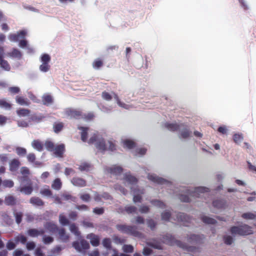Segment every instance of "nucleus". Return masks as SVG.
<instances>
[{
	"instance_id": "obj_63",
	"label": "nucleus",
	"mask_w": 256,
	"mask_h": 256,
	"mask_svg": "<svg viewBox=\"0 0 256 256\" xmlns=\"http://www.w3.org/2000/svg\"><path fill=\"white\" fill-rule=\"evenodd\" d=\"M254 200L253 198H248V200H249V201H252V200Z\"/></svg>"
},
{
	"instance_id": "obj_6",
	"label": "nucleus",
	"mask_w": 256,
	"mask_h": 256,
	"mask_svg": "<svg viewBox=\"0 0 256 256\" xmlns=\"http://www.w3.org/2000/svg\"><path fill=\"white\" fill-rule=\"evenodd\" d=\"M102 98L106 100H111L112 98L114 99V100L117 102V104L120 106H122V107H124V106H123L120 102V100H118V97L117 96H116V94H112V95H110V94L108 93V92H103L102 93Z\"/></svg>"
},
{
	"instance_id": "obj_18",
	"label": "nucleus",
	"mask_w": 256,
	"mask_h": 256,
	"mask_svg": "<svg viewBox=\"0 0 256 256\" xmlns=\"http://www.w3.org/2000/svg\"><path fill=\"white\" fill-rule=\"evenodd\" d=\"M63 125L61 123L56 124L54 126V131L56 132H59L62 128Z\"/></svg>"
},
{
	"instance_id": "obj_31",
	"label": "nucleus",
	"mask_w": 256,
	"mask_h": 256,
	"mask_svg": "<svg viewBox=\"0 0 256 256\" xmlns=\"http://www.w3.org/2000/svg\"><path fill=\"white\" fill-rule=\"evenodd\" d=\"M41 192L46 196H50V190L48 188L44 189V190H42Z\"/></svg>"
},
{
	"instance_id": "obj_1",
	"label": "nucleus",
	"mask_w": 256,
	"mask_h": 256,
	"mask_svg": "<svg viewBox=\"0 0 256 256\" xmlns=\"http://www.w3.org/2000/svg\"><path fill=\"white\" fill-rule=\"evenodd\" d=\"M89 142L94 144L97 148L102 150L106 149L112 150L114 147L113 144L110 142L106 144L102 136L98 134H94L92 136Z\"/></svg>"
},
{
	"instance_id": "obj_42",
	"label": "nucleus",
	"mask_w": 256,
	"mask_h": 256,
	"mask_svg": "<svg viewBox=\"0 0 256 256\" xmlns=\"http://www.w3.org/2000/svg\"><path fill=\"white\" fill-rule=\"evenodd\" d=\"M236 183L240 186H244L246 184L244 181L239 180H236Z\"/></svg>"
},
{
	"instance_id": "obj_50",
	"label": "nucleus",
	"mask_w": 256,
	"mask_h": 256,
	"mask_svg": "<svg viewBox=\"0 0 256 256\" xmlns=\"http://www.w3.org/2000/svg\"><path fill=\"white\" fill-rule=\"evenodd\" d=\"M72 114L74 116H76L77 114H78V112L77 111H74L72 112Z\"/></svg>"
},
{
	"instance_id": "obj_26",
	"label": "nucleus",
	"mask_w": 256,
	"mask_h": 256,
	"mask_svg": "<svg viewBox=\"0 0 256 256\" xmlns=\"http://www.w3.org/2000/svg\"><path fill=\"white\" fill-rule=\"evenodd\" d=\"M0 106L6 108H10V105L8 102L4 100H0Z\"/></svg>"
},
{
	"instance_id": "obj_46",
	"label": "nucleus",
	"mask_w": 256,
	"mask_h": 256,
	"mask_svg": "<svg viewBox=\"0 0 256 256\" xmlns=\"http://www.w3.org/2000/svg\"><path fill=\"white\" fill-rule=\"evenodd\" d=\"M6 200H7V202L8 204H12V198H8L6 199Z\"/></svg>"
},
{
	"instance_id": "obj_22",
	"label": "nucleus",
	"mask_w": 256,
	"mask_h": 256,
	"mask_svg": "<svg viewBox=\"0 0 256 256\" xmlns=\"http://www.w3.org/2000/svg\"><path fill=\"white\" fill-rule=\"evenodd\" d=\"M52 186L54 189H59L60 187V182L59 180H56L54 181Z\"/></svg>"
},
{
	"instance_id": "obj_4",
	"label": "nucleus",
	"mask_w": 256,
	"mask_h": 256,
	"mask_svg": "<svg viewBox=\"0 0 256 256\" xmlns=\"http://www.w3.org/2000/svg\"><path fill=\"white\" fill-rule=\"evenodd\" d=\"M41 64L40 66V70L43 72H48L50 68L49 62L50 60V57L48 54H42L40 58Z\"/></svg>"
},
{
	"instance_id": "obj_14",
	"label": "nucleus",
	"mask_w": 256,
	"mask_h": 256,
	"mask_svg": "<svg viewBox=\"0 0 256 256\" xmlns=\"http://www.w3.org/2000/svg\"><path fill=\"white\" fill-rule=\"evenodd\" d=\"M19 166V162L16 160H13L10 164V170L12 171L15 170Z\"/></svg>"
},
{
	"instance_id": "obj_57",
	"label": "nucleus",
	"mask_w": 256,
	"mask_h": 256,
	"mask_svg": "<svg viewBox=\"0 0 256 256\" xmlns=\"http://www.w3.org/2000/svg\"><path fill=\"white\" fill-rule=\"evenodd\" d=\"M48 176V172H44V173L42 174V177H47Z\"/></svg>"
},
{
	"instance_id": "obj_39",
	"label": "nucleus",
	"mask_w": 256,
	"mask_h": 256,
	"mask_svg": "<svg viewBox=\"0 0 256 256\" xmlns=\"http://www.w3.org/2000/svg\"><path fill=\"white\" fill-rule=\"evenodd\" d=\"M6 118L2 116H0V125H2L4 124L6 122Z\"/></svg>"
},
{
	"instance_id": "obj_40",
	"label": "nucleus",
	"mask_w": 256,
	"mask_h": 256,
	"mask_svg": "<svg viewBox=\"0 0 256 256\" xmlns=\"http://www.w3.org/2000/svg\"><path fill=\"white\" fill-rule=\"evenodd\" d=\"M22 254V251L20 250H16L14 252V256H20Z\"/></svg>"
},
{
	"instance_id": "obj_53",
	"label": "nucleus",
	"mask_w": 256,
	"mask_h": 256,
	"mask_svg": "<svg viewBox=\"0 0 256 256\" xmlns=\"http://www.w3.org/2000/svg\"><path fill=\"white\" fill-rule=\"evenodd\" d=\"M36 232L34 230H32L30 231V234L32 236H34Z\"/></svg>"
},
{
	"instance_id": "obj_51",
	"label": "nucleus",
	"mask_w": 256,
	"mask_h": 256,
	"mask_svg": "<svg viewBox=\"0 0 256 256\" xmlns=\"http://www.w3.org/2000/svg\"><path fill=\"white\" fill-rule=\"evenodd\" d=\"M36 254L38 255V256H42V253L40 252V250L37 251Z\"/></svg>"
},
{
	"instance_id": "obj_36",
	"label": "nucleus",
	"mask_w": 256,
	"mask_h": 256,
	"mask_svg": "<svg viewBox=\"0 0 256 256\" xmlns=\"http://www.w3.org/2000/svg\"><path fill=\"white\" fill-rule=\"evenodd\" d=\"M4 184L6 186L12 187L13 186V182L11 180H8L4 182Z\"/></svg>"
},
{
	"instance_id": "obj_9",
	"label": "nucleus",
	"mask_w": 256,
	"mask_h": 256,
	"mask_svg": "<svg viewBox=\"0 0 256 256\" xmlns=\"http://www.w3.org/2000/svg\"><path fill=\"white\" fill-rule=\"evenodd\" d=\"M242 217L248 220H254L256 218V214L252 212H246L242 215Z\"/></svg>"
},
{
	"instance_id": "obj_15",
	"label": "nucleus",
	"mask_w": 256,
	"mask_h": 256,
	"mask_svg": "<svg viewBox=\"0 0 256 256\" xmlns=\"http://www.w3.org/2000/svg\"><path fill=\"white\" fill-rule=\"evenodd\" d=\"M234 140L236 143L240 144V143L242 140H243V136L240 134H235L234 136Z\"/></svg>"
},
{
	"instance_id": "obj_21",
	"label": "nucleus",
	"mask_w": 256,
	"mask_h": 256,
	"mask_svg": "<svg viewBox=\"0 0 256 256\" xmlns=\"http://www.w3.org/2000/svg\"><path fill=\"white\" fill-rule=\"evenodd\" d=\"M17 113L20 116L24 117L28 114V112L26 110H20L17 111Z\"/></svg>"
},
{
	"instance_id": "obj_58",
	"label": "nucleus",
	"mask_w": 256,
	"mask_h": 256,
	"mask_svg": "<svg viewBox=\"0 0 256 256\" xmlns=\"http://www.w3.org/2000/svg\"><path fill=\"white\" fill-rule=\"evenodd\" d=\"M194 134L196 136H201V134L198 132H194Z\"/></svg>"
},
{
	"instance_id": "obj_55",
	"label": "nucleus",
	"mask_w": 256,
	"mask_h": 256,
	"mask_svg": "<svg viewBox=\"0 0 256 256\" xmlns=\"http://www.w3.org/2000/svg\"><path fill=\"white\" fill-rule=\"evenodd\" d=\"M214 148L216 149V150H219L220 148V146H219V144H216L214 145Z\"/></svg>"
},
{
	"instance_id": "obj_25",
	"label": "nucleus",
	"mask_w": 256,
	"mask_h": 256,
	"mask_svg": "<svg viewBox=\"0 0 256 256\" xmlns=\"http://www.w3.org/2000/svg\"><path fill=\"white\" fill-rule=\"evenodd\" d=\"M218 131L222 134H226V132H228V129L226 126H220L218 128Z\"/></svg>"
},
{
	"instance_id": "obj_8",
	"label": "nucleus",
	"mask_w": 256,
	"mask_h": 256,
	"mask_svg": "<svg viewBox=\"0 0 256 256\" xmlns=\"http://www.w3.org/2000/svg\"><path fill=\"white\" fill-rule=\"evenodd\" d=\"M122 146L125 148L130 149L133 148L134 145V142L130 140L124 138L122 140Z\"/></svg>"
},
{
	"instance_id": "obj_49",
	"label": "nucleus",
	"mask_w": 256,
	"mask_h": 256,
	"mask_svg": "<svg viewBox=\"0 0 256 256\" xmlns=\"http://www.w3.org/2000/svg\"><path fill=\"white\" fill-rule=\"evenodd\" d=\"M22 172L24 174H26L28 172V170L26 168H22Z\"/></svg>"
},
{
	"instance_id": "obj_45",
	"label": "nucleus",
	"mask_w": 256,
	"mask_h": 256,
	"mask_svg": "<svg viewBox=\"0 0 256 256\" xmlns=\"http://www.w3.org/2000/svg\"><path fill=\"white\" fill-rule=\"evenodd\" d=\"M76 228L74 226H70V230L72 232H76Z\"/></svg>"
},
{
	"instance_id": "obj_3",
	"label": "nucleus",
	"mask_w": 256,
	"mask_h": 256,
	"mask_svg": "<svg viewBox=\"0 0 256 256\" xmlns=\"http://www.w3.org/2000/svg\"><path fill=\"white\" fill-rule=\"evenodd\" d=\"M26 32L23 30L17 34H13L10 35L9 36V39L12 42H16L20 40V46L22 48H26L28 46L27 42L25 40H22V39L23 38L26 36Z\"/></svg>"
},
{
	"instance_id": "obj_48",
	"label": "nucleus",
	"mask_w": 256,
	"mask_h": 256,
	"mask_svg": "<svg viewBox=\"0 0 256 256\" xmlns=\"http://www.w3.org/2000/svg\"><path fill=\"white\" fill-rule=\"evenodd\" d=\"M90 256H98L97 252H94L90 254Z\"/></svg>"
},
{
	"instance_id": "obj_60",
	"label": "nucleus",
	"mask_w": 256,
	"mask_h": 256,
	"mask_svg": "<svg viewBox=\"0 0 256 256\" xmlns=\"http://www.w3.org/2000/svg\"><path fill=\"white\" fill-rule=\"evenodd\" d=\"M141 150V152H141L142 154H144V153H145V152H146V150H145L144 149L141 150Z\"/></svg>"
},
{
	"instance_id": "obj_5",
	"label": "nucleus",
	"mask_w": 256,
	"mask_h": 256,
	"mask_svg": "<svg viewBox=\"0 0 256 256\" xmlns=\"http://www.w3.org/2000/svg\"><path fill=\"white\" fill-rule=\"evenodd\" d=\"M46 146L48 150H54L58 156H60L64 152V146L63 144L57 146L54 148V145L52 142H47L46 143Z\"/></svg>"
},
{
	"instance_id": "obj_54",
	"label": "nucleus",
	"mask_w": 256,
	"mask_h": 256,
	"mask_svg": "<svg viewBox=\"0 0 256 256\" xmlns=\"http://www.w3.org/2000/svg\"><path fill=\"white\" fill-rule=\"evenodd\" d=\"M74 246L76 250H80L81 248L78 246H76V244H74Z\"/></svg>"
},
{
	"instance_id": "obj_13",
	"label": "nucleus",
	"mask_w": 256,
	"mask_h": 256,
	"mask_svg": "<svg viewBox=\"0 0 256 256\" xmlns=\"http://www.w3.org/2000/svg\"><path fill=\"white\" fill-rule=\"evenodd\" d=\"M32 146L34 148L39 151L41 150L42 148L41 143L38 140L33 141V142H32Z\"/></svg>"
},
{
	"instance_id": "obj_64",
	"label": "nucleus",
	"mask_w": 256,
	"mask_h": 256,
	"mask_svg": "<svg viewBox=\"0 0 256 256\" xmlns=\"http://www.w3.org/2000/svg\"><path fill=\"white\" fill-rule=\"evenodd\" d=\"M4 38V36L3 35L0 36V40H2Z\"/></svg>"
},
{
	"instance_id": "obj_41",
	"label": "nucleus",
	"mask_w": 256,
	"mask_h": 256,
	"mask_svg": "<svg viewBox=\"0 0 256 256\" xmlns=\"http://www.w3.org/2000/svg\"><path fill=\"white\" fill-rule=\"evenodd\" d=\"M151 252V250L150 248H145L144 250V255H148Z\"/></svg>"
},
{
	"instance_id": "obj_35",
	"label": "nucleus",
	"mask_w": 256,
	"mask_h": 256,
	"mask_svg": "<svg viewBox=\"0 0 256 256\" xmlns=\"http://www.w3.org/2000/svg\"><path fill=\"white\" fill-rule=\"evenodd\" d=\"M15 247L14 244L12 242H8L7 244V248L9 250H12Z\"/></svg>"
},
{
	"instance_id": "obj_37",
	"label": "nucleus",
	"mask_w": 256,
	"mask_h": 256,
	"mask_svg": "<svg viewBox=\"0 0 256 256\" xmlns=\"http://www.w3.org/2000/svg\"><path fill=\"white\" fill-rule=\"evenodd\" d=\"M94 212L97 214H101L103 212V210L102 208H95Z\"/></svg>"
},
{
	"instance_id": "obj_43",
	"label": "nucleus",
	"mask_w": 256,
	"mask_h": 256,
	"mask_svg": "<svg viewBox=\"0 0 256 256\" xmlns=\"http://www.w3.org/2000/svg\"><path fill=\"white\" fill-rule=\"evenodd\" d=\"M18 125L20 126H22V127H25V126H27L28 124L26 122H18Z\"/></svg>"
},
{
	"instance_id": "obj_20",
	"label": "nucleus",
	"mask_w": 256,
	"mask_h": 256,
	"mask_svg": "<svg viewBox=\"0 0 256 256\" xmlns=\"http://www.w3.org/2000/svg\"><path fill=\"white\" fill-rule=\"evenodd\" d=\"M16 152L19 156H24L26 153V150L22 148H16Z\"/></svg>"
},
{
	"instance_id": "obj_34",
	"label": "nucleus",
	"mask_w": 256,
	"mask_h": 256,
	"mask_svg": "<svg viewBox=\"0 0 256 256\" xmlns=\"http://www.w3.org/2000/svg\"><path fill=\"white\" fill-rule=\"evenodd\" d=\"M44 240L45 243H50L52 241V239L51 237L48 236L44 238Z\"/></svg>"
},
{
	"instance_id": "obj_17",
	"label": "nucleus",
	"mask_w": 256,
	"mask_h": 256,
	"mask_svg": "<svg viewBox=\"0 0 256 256\" xmlns=\"http://www.w3.org/2000/svg\"><path fill=\"white\" fill-rule=\"evenodd\" d=\"M10 56L14 58H20L21 56V54L18 50H14L10 54Z\"/></svg>"
},
{
	"instance_id": "obj_7",
	"label": "nucleus",
	"mask_w": 256,
	"mask_h": 256,
	"mask_svg": "<svg viewBox=\"0 0 256 256\" xmlns=\"http://www.w3.org/2000/svg\"><path fill=\"white\" fill-rule=\"evenodd\" d=\"M3 50L0 48V66L6 70H9L10 66L7 62L4 60L2 58Z\"/></svg>"
},
{
	"instance_id": "obj_33",
	"label": "nucleus",
	"mask_w": 256,
	"mask_h": 256,
	"mask_svg": "<svg viewBox=\"0 0 256 256\" xmlns=\"http://www.w3.org/2000/svg\"><path fill=\"white\" fill-rule=\"evenodd\" d=\"M110 241L109 240L106 239L103 241V244L104 246L108 248L110 246Z\"/></svg>"
},
{
	"instance_id": "obj_30",
	"label": "nucleus",
	"mask_w": 256,
	"mask_h": 256,
	"mask_svg": "<svg viewBox=\"0 0 256 256\" xmlns=\"http://www.w3.org/2000/svg\"><path fill=\"white\" fill-rule=\"evenodd\" d=\"M22 191L26 194H30L32 192V188H23Z\"/></svg>"
},
{
	"instance_id": "obj_11",
	"label": "nucleus",
	"mask_w": 256,
	"mask_h": 256,
	"mask_svg": "<svg viewBox=\"0 0 256 256\" xmlns=\"http://www.w3.org/2000/svg\"><path fill=\"white\" fill-rule=\"evenodd\" d=\"M52 102V96L48 94H44L42 97V102L44 104H50Z\"/></svg>"
},
{
	"instance_id": "obj_23",
	"label": "nucleus",
	"mask_w": 256,
	"mask_h": 256,
	"mask_svg": "<svg viewBox=\"0 0 256 256\" xmlns=\"http://www.w3.org/2000/svg\"><path fill=\"white\" fill-rule=\"evenodd\" d=\"M124 252H132L133 248L130 245H125L123 246Z\"/></svg>"
},
{
	"instance_id": "obj_59",
	"label": "nucleus",
	"mask_w": 256,
	"mask_h": 256,
	"mask_svg": "<svg viewBox=\"0 0 256 256\" xmlns=\"http://www.w3.org/2000/svg\"><path fill=\"white\" fill-rule=\"evenodd\" d=\"M89 198L88 196V195H86L85 196V197H84V196L82 197V198L83 199H85V200H87L88 199V198Z\"/></svg>"
},
{
	"instance_id": "obj_28",
	"label": "nucleus",
	"mask_w": 256,
	"mask_h": 256,
	"mask_svg": "<svg viewBox=\"0 0 256 256\" xmlns=\"http://www.w3.org/2000/svg\"><path fill=\"white\" fill-rule=\"evenodd\" d=\"M224 241L227 244H231L233 241V238L230 236H226L224 238Z\"/></svg>"
},
{
	"instance_id": "obj_47",
	"label": "nucleus",
	"mask_w": 256,
	"mask_h": 256,
	"mask_svg": "<svg viewBox=\"0 0 256 256\" xmlns=\"http://www.w3.org/2000/svg\"><path fill=\"white\" fill-rule=\"evenodd\" d=\"M74 0H59L61 3H66L68 2H72Z\"/></svg>"
},
{
	"instance_id": "obj_12",
	"label": "nucleus",
	"mask_w": 256,
	"mask_h": 256,
	"mask_svg": "<svg viewBox=\"0 0 256 256\" xmlns=\"http://www.w3.org/2000/svg\"><path fill=\"white\" fill-rule=\"evenodd\" d=\"M102 65V61L100 58H97L94 60L92 64L94 68L98 69Z\"/></svg>"
},
{
	"instance_id": "obj_52",
	"label": "nucleus",
	"mask_w": 256,
	"mask_h": 256,
	"mask_svg": "<svg viewBox=\"0 0 256 256\" xmlns=\"http://www.w3.org/2000/svg\"><path fill=\"white\" fill-rule=\"evenodd\" d=\"M2 29L3 30H5L7 29V26L6 24H4L2 25Z\"/></svg>"
},
{
	"instance_id": "obj_27",
	"label": "nucleus",
	"mask_w": 256,
	"mask_h": 256,
	"mask_svg": "<svg viewBox=\"0 0 256 256\" xmlns=\"http://www.w3.org/2000/svg\"><path fill=\"white\" fill-rule=\"evenodd\" d=\"M19 91L20 88L18 87H12L10 88V92L12 94L18 93Z\"/></svg>"
},
{
	"instance_id": "obj_16",
	"label": "nucleus",
	"mask_w": 256,
	"mask_h": 256,
	"mask_svg": "<svg viewBox=\"0 0 256 256\" xmlns=\"http://www.w3.org/2000/svg\"><path fill=\"white\" fill-rule=\"evenodd\" d=\"M72 182L74 184L78 186H83L85 185V182L84 180L80 178L74 179Z\"/></svg>"
},
{
	"instance_id": "obj_19",
	"label": "nucleus",
	"mask_w": 256,
	"mask_h": 256,
	"mask_svg": "<svg viewBox=\"0 0 256 256\" xmlns=\"http://www.w3.org/2000/svg\"><path fill=\"white\" fill-rule=\"evenodd\" d=\"M81 136H82V140L83 141H85L87 139V137L85 136V134L87 133V128H81Z\"/></svg>"
},
{
	"instance_id": "obj_56",
	"label": "nucleus",
	"mask_w": 256,
	"mask_h": 256,
	"mask_svg": "<svg viewBox=\"0 0 256 256\" xmlns=\"http://www.w3.org/2000/svg\"><path fill=\"white\" fill-rule=\"evenodd\" d=\"M36 200V204L38 205L41 204L42 202L39 200Z\"/></svg>"
},
{
	"instance_id": "obj_24",
	"label": "nucleus",
	"mask_w": 256,
	"mask_h": 256,
	"mask_svg": "<svg viewBox=\"0 0 256 256\" xmlns=\"http://www.w3.org/2000/svg\"><path fill=\"white\" fill-rule=\"evenodd\" d=\"M16 102L18 103L21 105L28 104V102L24 98L21 97H18L16 98Z\"/></svg>"
},
{
	"instance_id": "obj_2",
	"label": "nucleus",
	"mask_w": 256,
	"mask_h": 256,
	"mask_svg": "<svg viewBox=\"0 0 256 256\" xmlns=\"http://www.w3.org/2000/svg\"><path fill=\"white\" fill-rule=\"evenodd\" d=\"M231 232L234 236L246 235L252 233V228L247 225L234 226L231 228Z\"/></svg>"
},
{
	"instance_id": "obj_44",
	"label": "nucleus",
	"mask_w": 256,
	"mask_h": 256,
	"mask_svg": "<svg viewBox=\"0 0 256 256\" xmlns=\"http://www.w3.org/2000/svg\"><path fill=\"white\" fill-rule=\"evenodd\" d=\"M28 158L30 161H33L34 160V154H30L28 156Z\"/></svg>"
},
{
	"instance_id": "obj_10",
	"label": "nucleus",
	"mask_w": 256,
	"mask_h": 256,
	"mask_svg": "<svg viewBox=\"0 0 256 256\" xmlns=\"http://www.w3.org/2000/svg\"><path fill=\"white\" fill-rule=\"evenodd\" d=\"M88 238L90 240V242L94 246H96L98 245L99 240L96 236L90 234L88 236Z\"/></svg>"
},
{
	"instance_id": "obj_29",
	"label": "nucleus",
	"mask_w": 256,
	"mask_h": 256,
	"mask_svg": "<svg viewBox=\"0 0 256 256\" xmlns=\"http://www.w3.org/2000/svg\"><path fill=\"white\" fill-rule=\"evenodd\" d=\"M60 222L62 224H65L67 223V220L63 216H60Z\"/></svg>"
},
{
	"instance_id": "obj_32",
	"label": "nucleus",
	"mask_w": 256,
	"mask_h": 256,
	"mask_svg": "<svg viewBox=\"0 0 256 256\" xmlns=\"http://www.w3.org/2000/svg\"><path fill=\"white\" fill-rule=\"evenodd\" d=\"M248 168L251 171L256 172V166L252 165V164H250V162L248 163Z\"/></svg>"
},
{
	"instance_id": "obj_61",
	"label": "nucleus",
	"mask_w": 256,
	"mask_h": 256,
	"mask_svg": "<svg viewBox=\"0 0 256 256\" xmlns=\"http://www.w3.org/2000/svg\"><path fill=\"white\" fill-rule=\"evenodd\" d=\"M4 168H0V172H4Z\"/></svg>"
},
{
	"instance_id": "obj_62",
	"label": "nucleus",
	"mask_w": 256,
	"mask_h": 256,
	"mask_svg": "<svg viewBox=\"0 0 256 256\" xmlns=\"http://www.w3.org/2000/svg\"><path fill=\"white\" fill-rule=\"evenodd\" d=\"M88 246V244H86L85 246H82V248H87Z\"/></svg>"
},
{
	"instance_id": "obj_38",
	"label": "nucleus",
	"mask_w": 256,
	"mask_h": 256,
	"mask_svg": "<svg viewBox=\"0 0 256 256\" xmlns=\"http://www.w3.org/2000/svg\"><path fill=\"white\" fill-rule=\"evenodd\" d=\"M27 248L28 250H32L34 248V244L33 242H30L27 244Z\"/></svg>"
}]
</instances>
